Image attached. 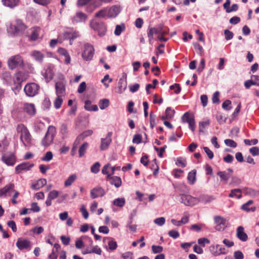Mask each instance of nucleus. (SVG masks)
I'll use <instances>...</instances> for the list:
<instances>
[{"label":"nucleus","mask_w":259,"mask_h":259,"mask_svg":"<svg viewBox=\"0 0 259 259\" xmlns=\"http://www.w3.org/2000/svg\"><path fill=\"white\" fill-rule=\"evenodd\" d=\"M9 33L13 35H19L23 34L28 38V40H32V30L30 28L27 29L26 26L21 20H16L11 23L8 28Z\"/></svg>","instance_id":"f257e3e1"},{"label":"nucleus","mask_w":259,"mask_h":259,"mask_svg":"<svg viewBox=\"0 0 259 259\" xmlns=\"http://www.w3.org/2000/svg\"><path fill=\"white\" fill-rule=\"evenodd\" d=\"M168 33V28L163 24H159L156 27L149 26L147 29V36L149 44H152L154 34L166 35Z\"/></svg>","instance_id":"f03ea898"},{"label":"nucleus","mask_w":259,"mask_h":259,"mask_svg":"<svg viewBox=\"0 0 259 259\" xmlns=\"http://www.w3.org/2000/svg\"><path fill=\"white\" fill-rule=\"evenodd\" d=\"M56 129L53 125H50L45 136L41 141V145L44 147H48L53 142L54 139L56 136Z\"/></svg>","instance_id":"7ed1b4c3"},{"label":"nucleus","mask_w":259,"mask_h":259,"mask_svg":"<svg viewBox=\"0 0 259 259\" xmlns=\"http://www.w3.org/2000/svg\"><path fill=\"white\" fill-rule=\"evenodd\" d=\"M17 133L20 134V139L25 146H31V135L23 124H18L17 127Z\"/></svg>","instance_id":"20e7f679"},{"label":"nucleus","mask_w":259,"mask_h":259,"mask_svg":"<svg viewBox=\"0 0 259 259\" xmlns=\"http://www.w3.org/2000/svg\"><path fill=\"white\" fill-rule=\"evenodd\" d=\"M14 188V185L13 184H10L6 186L4 188L0 190V197L4 195L6 196H10L13 194L12 202L14 204H16L17 203V201L16 199L19 196V193L15 190Z\"/></svg>","instance_id":"39448f33"},{"label":"nucleus","mask_w":259,"mask_h":259,"mask_svg":"<svg viewBox=\"0 0 259 259\" xmlns=\"http://www.w3.org/2000/svg\"><path fill=\"white\" fill-rule=\"evenodd\" d=\"M90 25L93 29L98 32L100 36H103L105 34L107 28L103 22L92 20L90 21Z\"/></svg>","instance_id":"423d86ee"},{"label":"nucleus","mask_w":259,"mask_h":259,"mask_svg":"<svg viewBox=\"0 0 259 259\" xmlns=\"http://www.w3.org/2000/svg\"><path fill=\"white\" fill-rule=\"evenodd\" d=\"M179 201L186 206H193L199 203L198 199L188 194H180Z\"/></svg>","instance_id":"0eeeda50"},{"label":"nucleus","mask_w":259,"mask_h":259,"mask_svg":"<svg viewBox=\"0 0 259 259\" xmlns=\"http://www.w3.org/2000/svg\"><path fill=\"white\" fill-rule=\"evenodd\" d=\"M94 48L89 43H85L83 46V51L82 53V57L85 61H90L93 59L94 55Z\"/></svg>","instance_id":"6e6552de"},{"label":"nucleus","mask_w":259,"mask_h":259,"mask_svg":"<svg viewBox=\"0 0 259 259\" xmlns=\"http://www.w3.org/2000/svg\"><path fill=\"white\" fill-rule=\"evenodd\" d=\"M182 121L183 122H187L189 124V128L194 131L195 128V123L194 117L193 115L190 113L189 112H187L182 117Z\"/></svg>","instance_id":"1a4fd4ad"},{"label":"nucleus","mask_w":259,"mask_h":259,"mask_svg":"<svg viewBox=\"0 0 259 259\" xmlns=\"http://www.w3.org/2000/svg\"><path fill=\"white\" fill-rule=\"evenodd\" d=\"M8 66L11 69L21 66L23 64L22 58L19 56H15L11 57L8 62Z\"/></svg>","instance_id":"9d476101"},{"label":"nucleus","mask_w":259,"mask_h":259,"mask_svg":"<svg viewBox=\"0 0 259 259\" xmlns=\"http://www.w3.org/2000/svg\"><path fill=\"white\" fill-rule=\"evenodd\" d=\"M216 224L215 229L219 231H222L228 226L227 221L221 216H216L214 218Z\"/></svg>","instance_id":"9b49d317"},{"label":"nucleus","mask_w":259,"mask_h":259,"mask_svg":"<svg viewBox=\"0 0 259 259\" xmlns=\"http://www.w3.org/2000/svg\"><path fill=\"white\" fill-rule=\"evenodd\" d=\"M17 247L20 250L29 249L31 248V242L26 239L18 238L16 243Z\"/></svg>","instance_id":"f8f14e48"},{"label":"nucleus","mask_w":259,"mask_h":259,"mask_svg":"<svg viewBox=\"0 0 259 259\" xmlns=\"http://www.w3.org/2000/svg\"><path fill=\"white\" fill-rule=\"evenodd\" d=\"M56 93L57 96L64 97L65 95V84L63 81H59L55 84Z\"/></svg>","instance_id":"ddd939ff"},{"label":"nucleus","mask_w":259,"mask_h":259,"mask_svg":"<svg viewBox=\"0 0 259 259\" xmlns=\"http://www.w3.org/2000/svg\"><path fill=\"white\" fill-rule=\"evenodd\" d=\"M111 136L112 133L109 132L105 138H102L101 139L100 148L102 150H105L108 148L112 141Z\"/></svg>","instance_id":"4468645a"},{"label":"nucleus","mask_w":259,"mask_h":259,"mask_svg":"<svg viewBox=\"0 0 259 259\" xmlns=\"http://www.w3.org/2000/svg\"><path fill=\"white\" fill-rule=\"evenodd\" d=\"M105 194L104 190L101 187H96L91 191V196L93 199L102 197Z\"/></svg>","instance_id":"2eb2a0df"},{"label":"nucleus","mask_w":259,"mask_h":259,"mask_svg":"<svg viewBox=\"0 0 259 259\" xmlns=\"http://www.w3.org/2000/svg\"><path fill=\"white\" fill-rule=\"evenodd\" d=\"M44 31L40 27H33V41L41 40L44 36Z\"/></svg>","instance_id":"dca6fc26"},{"label":"nucleus","mask_w":259,"mask_h":259,"mask_svg":"<svg viewBox=\"0 0 259 259\" xmlns=\"http://www.w3.org/2000/svg\"><path fill=\"white\" fill-rule=\"evenodd\" d=\"M87 19L88 16L85 14L81 12H78L72 18V21L74 23L85 22Z\"/></svg>","instance_id":"f3484780"},{"label":"nucleus","mask_w":259,"mask_h":259,"mask_svg":"<svg viewBox=\"0 0 259 259\" xmlns=\"http://www.w3.org/2000/svg\"><path fill=\"white\" fill-rule=\"evenodd\" d=\"M236 236L242 241H246L248 239V236L244 232V229L242 226H239L237 228Z\"/></svg>","instance_id":"a211bd4d"},{"label":"nucleus","mask_w":259,"mask_h":259,"mask_svg":"<svg viewBox=\"0 0 259 259\" xmlns=\"http://www.w3.org/2000/svg\"><path fill=\"white\" fill-rule=\"evenodd\" d=\"M23 81V74L22 72H18L15 74L13 78V84L21 87V82Z\"/></svg>","instance_id":"6ab92c4d"},{"label":"nucleus","mask_w":259,"mask_h":259,"mask_svg":"<svg viewBox=\"0 0 259 259\" xmlns=\"http://www.w3.org/2000/svg\"><path fill=\"white\" fill-rule=\"evenodd\" d=\"M64 36L66 39H68L70 40V44L72 45V41L74 39H76L77 37L79 36V34L78 32L77 31H72V32H68L66 31L64 33Z\"/></svg>","instance_id":"aec40b11"},{"label":"nucleus","mask_w":259,"mask_h":259,"mask_svg":"<svg viewBox=\"0 0 259 259\" xmlns=\"http://www.w3.org/2000/svg\"><path fill=\"white\" fill-rule=\"evenodd\" d=\"M109 17H115L120 12V8L117 6H113L110 8H107Z\"/></svg>","instance_id":"412c9836"},{"label":"nucleus","mask_w":259,"mask_h":259,"mask_svg":"<svg viewBox=\"0 0 259 259\" xmlns=\"http://www.w3.org/2000/svg\"><path fill=\"white\" fill-rule=\"evenodd\" d=\"M127 81L126 78H120L118 82V93L119 94L122 93L126 89Z\"/></svg>","instance_id":"4be33fe9"},{"label":"nucleus","mask_w":259,"mask_h":259,"mask_svg":"<svg viewBox=\"0 0 259 259\" xmlns=\"http://www.w3.org/2000/svg\"><path fill=\"white\" fill-rule=\"evenodd\" d=\"M2 159L4 162H15V156L13 153H7L3 155Z\"/></svg>","instance_id":"5701e85b"},{"label":"nucleus","mask_w":259,"mask_h":259,"mask_svg":"<svg viewBox=\"0 0 259 259\" xmlns=\"http://www.w3.org/2000/svg\"><path fill=\"white\" fill-rule=\"evenodd\" d=\"M30 166H28L27 163H21L16 167V172L19 174L22 171H27L30 169Z\"/></svg>","instance_id":"b1692460"},{"label":"nucleus","mask_w":259,"mask_h":259,"mask_svg":"<svg viewBox=\"0 0 259 259\" xmlns=\"http://www.w3.org/2000/svg\"><path fill=\"white\" fill-rule=\"evenodd\" d=\"M84 108L88 111H97L98 110V106L96 105H92L90 100L85 101Z\"/></svg>","instance_id":"393cba45"},{"label":"nucleus","mask_w":259,"mask_h":259,"mask_svg":"<svg viewBox=\"0 0 259 259\" xmlns=\"http://www.w3.org/2000/svg\"><path fill=\"white\" fill-rule=\"evenodd\" d=\"M93 134V131L92 130H87L84 131L82 134L79 135L76 138L75 142H79L84 140L86 137L92 135Z\"/></svg>","instance_id":"a878e982"},{"label":"nucleus","mask_w":259,"mask_h":259,"mask_svg":"<svg viewBox=\"0 0 259 259\" xmlns=\"http://www.w3.org/2000/svg\"><path fill=\"white\" fill-rule=\"evenodd\" d=\"M196 170L194 169L189 172L188 175V181L190 184H194L196 181Z\"/></svg>","instance_id":"bb28decb"},{"label":"nucleus","mask_w":259,"mask_h":259,"mask_svg":"<svg viewBox=\"0 0 259 259\" xmlns=\"http://www.w3.org/2000/svg\"><path fill=\"white\" fill-rule=\"evenodd\" d=\"M46 183L47 181L45 179H39L36 182L33 183V189H39L45 186Z\"/></svg>","instance_id":"cd10ccee"},{"label":"nucleus","mask_w":259,"mask_h":259,"mask_svg":"<svg viewBox=\"0 0 259 259\" xmlns=\"http://www.w3.org/2000/svg\"><path fill=\"white\" fill-rule=\"evenodd\" d=\"M19 1V0H2V3L5 6L12 8L18 5Z\"/></svg>","instance_id":"c85d7f7f"},{"label":"nucleus","mask_w":259,"mask_h":259,"mask_svg":"<svg viewBox=\"0 0 259 259\" xmlns=\"http://www.w3.org/2000/svg\"><path fill=\"white\" fill-rule=\"evenodd\" d=\"M46 126L44 123L40 121L36 120L34 123V129L36 132H41L45 129Z\"/></svg>","instance_id":"c756f323"},{"label":"nucleus","mask_w":259,"mask_h":259,"mask_svg":"<svg viewBox=\"0 0 259 259\" xmlns=\"http://www.w3.org/2000/svg\"><path fill=\"white\" fill-rule=\"evenodd\" d=\"M110 183L114 185L116 188L119 187L122 183L121 179L118 177H112L110 178Z\"/></svg>","instance_id":"7c9ffc66"},{"label":"nucleus","mask_w":259,"mask_h":259,"mask_svg":"<svg viewBox=\"0 0 259 259\" xmlns=\"http://www.w3.org/2000/svg\"><path fill=\"white\" fill-rule=\"evenodd\" d=\"M32 83H28L24 87V91L28 97H32Z\"/></svg>","instance_id":"2f4dec72"},{"label":"nucleus","mask_w":259,"mask_h":259,"mask_svg":"<svg viewBox=\"0 0 259 259\" xmlns=\"http://www.w3.org/2000/svg\"><path fill=\"white\" fill-rule=\"evenodd\" d=\"M106 16L108 17L107 8H104L95 14V17L97 18H104Z\"/></svg>","instance_id":"473e14b6"},{"label":"nucleus","mask_w":259,"mask_h":259,"mask_svg":"<svg viewBox=\"0 0 259 259\" xmlns=\"http://www.w3.org/2000/svg\"><path fill=\"white\" fill-rule=\"evenodd\" d=\"M217 174L221 178V181H224L225 183H227L230 177V175L226 171H219Z\"/></svg>","instance_id":"72a5a7b5"},{"label":"nucleus","mask_w":259,"mask_h":259,"mask_svg":"<svg viewBox=\"0 0 259 259\" xmlns=\"http://www.w3.org/2000/svg\"><path fill=\"white\" fill-rule=\"evenodd\" d=\"M33 57L36 61L41 63L43 60L44 55L41 52L35 51H33Z\"/></svg>","instance_id":"f704fd0d"},{"label":"nucleus","mask_w":259,"mask_h":259,"mask_svg":"<svg viewBox=\"0 0 259 259\" xmlns=\"http://www.w3.org/2000/svg\"><path fill=\"white\" fill-rule=\"evenodd\" d=\"M99 105L100 108L102 110H103L109 106V100L107 99H104L101 100L99 101Z\"/></svg>","instance_id":"c9c22d12"},{"label":"nucleus","mask_w":259,"mask_h":259,"mask_svg":"<svg viewBox=\"0 0 259 259\" xmlns=\"http://www.w3.org/2000/svg\"><path fill=\"white\" fill-rule=\"evenodd\" d=\"M62 97H63L57 96V97L55 99V101L54 102V105L55 108L56 109H58L61 108V105H62V103H63Z\"/></svg>","instance_id":"e433bc0d"},{"label":"nucleus","mask_w":259,"mask_h":259,"mask_svg":"<svg viewBox=\"0 0 259 259\" xmlns=\"http://www.w3.org/2000/svg\"><path fill=\"white\" fill-rule=\"evenodd\" d=\"M253 203L252 200H249L246 203L244 204L241 206V209L246 210V211H254L255 210V207H251L250 208L248 207V206L251 205Z\"/></svg>","instance_id":"4c0bfd02"},{"label":"nucleus","mask_w":259,"mask_h":259,"mask_svg":"<svg viewBox=\"0 0 259 259\" xmlns=\"http://www.w3.org/2000/svg\"><path fill=\"white\" fill-rule=\"evenodd\" d=\"M89 144L87 142H84L79 148V155L80 157L84 156L85 151L88 147Z\"/></svg>","instance_id":"58836bf2"},{"label":"nucleus","mask_w":259,"mask_h":259,"mask_svg":"<svg viewBox=\"0 0 259 259\" xmlns=\"http://www.w3.org/2000/svg\"><path fill=\"white\" fill-rule=\"evenodd\" d=\"M76 179V176L75 175H71L65 181L64 185L66 187H68L71 185L73 182Z\"/></svg>","instance_id":"ea45409f"},{"label":"nucleus","mask_w":259,"mask_h":259,"mask_svg":"<svg viewBox=\"0 0 259 259\" xmlns=\"http://www.w3.org/2000/svg\"><path fill=\"white\" fill-rule=\"evenodd\" d=\"M3 78L8 84H13V78L9 72H5L4 73Z\"/></svg>","instance_id":"a19ab883"},{"label":"nucleus","mask_w":259,"mask_h":259,"mask_svg":"<svg viewBox=\"0 0 259 259\" xmlns=\"http://www.w3.org/2000/svg\"><path fill=\"white\" fill-rule=\"evenodd\" d=\"M113 203L116 206L122 207L125 204V199L123 198H118L115 199Z\"/></svg>","instance_id":"79ce46f5"},{"label":"nucleus","mask_w":259,"mask_h":259,"mask_svg":"<svg viewBox=\"0 0 259 259\" xmlns=\"http://www.w3.org/2000/svg\"><path fill=\"white\" fill-rule=\"evenodd\" d=\"M9 143L6 137L0 142V152L3 151L9 145Z\"/></svg>","instance_id":"37998d69"},{"label":"nucleus","mask_w":259,"mask_h":259,"mask_svg":"<svg viewBox=\"0 0 259 259\" xmlns=\"http://www.w3.org/2000/svg\"><path fill=\"white\" fill-rule=\"evenodd\" d=\"M23 110L29 114H31L32 112V104L25 103L23 105Z\"/></svg>","instance_id":"c03bdc74"},{"label":"nucleus","mask_w":259,"mask_h":259,"mask_svg":"<svg viewBox=\"0 0 259 259\" xmlns=\"http://www.w3.org/2000/svg\"><path fill=\"white\" fill-rule=\"evenodd\" d=\"M199 202H201L204 203L209 202L211 200V198L207 195H200L199 198H197Z\"/></svg>","instance_id":"a18cd8bd"},{"label":"nucleus","mask_w":259,"mask_h":259,"mask_svg":"<svg viewBox=\"0 0 259 259\" xmlns=\"http://www.w3.org/2000/svg\"><path fill=\"white\" fill-rule=\"evenodd\" d=\"M125 29V26L124 24L122 25H117L115 27V29L114 31V34L117 35L119 36L121 32L123 31Z\"/></svg>","instance_id":"49530a36"},{"label":"nucleus","mask_w":259,"mask_h":259,"mask_svg":"<svg viewBox=\"0 0 259 259\" xmlns=\"http://www.w3.org/2000/svg\"><path fill=\"white\" fill-rule=\"evenodd\" d=\"M175 113V111L174 109H172L170 107H167L165 110V115H166V118H171L174 117Z\"/></svg>","instance_id":"de8ad7c7"},{"label":"nucleus","mask_w":259,"mask_h":259,"mask_svg":"<svg viewBox=\"0 0 259 259\" xmlns=\"http://www.w3.org/2000/svg\"><path fill=\"white\" fill-rule=\"evenodd\" d=\"M224 143L226 146L232 148H235L237 146V143L231 139H226L224 141Z\"/></svg>","instance_id":"09e8293b"},{"label":"nucleus","mask_w":259,"mask_h":259,"mask_svg":"<svg viewBox=\"0 0 259 259\" xmlns=\"http://www.w3.org/2000/svg\"><path fill=\"white\" fill-rule=\"evenodd\" d=\"M156 115L152 114V112L150 113V125L151 128H153L156 125Z\"/></svg>","instance_id":"8fccbe9b"},{"label":"nucleus","mask_w":259,"mask_h":259,"mask_svg":"<svg viewBox=\"0 0 259 259\" xmlns=\"http://www.w3.org/2000/svg\"><path fill=\"white\" fill-rule=\"evenodd\" d=\"M194 47L197 54L202 55L204 51L202 47L198 43L194 44Z\"/></svg>","instance_id":"3c124183"},{"label":"nucleus","mask_w":259,"mask_h":259,"mask_svg":"<svg viewBox=\"0 0 259 259\" xmlns=\"http://www.w3.org/2000/svg\"><path fill=\"white\" fill-rule=\"evenodd\" d=\"M110 165L109 163L105 165L102 169V173L105 175H107V178L110 176Z\"/></svg>","instance_id":"603ef678"},{"label":"nucleus","mask_w":259,"mask_h":259,"mask_svg":"<svg viewBox=\"0 0 259 259\" xmlns=\"http://www.w3.org/2000/svg\"><path fill=\"white\" fill-rule=\"evenodd\" d=\"M152 251L153 253H159L163 251V247L159 245H152L151 247Z\"/></svg>","instance_id":"864d4df0"},{"label":"nucleus","mask_w":259,"mask_h":259,"mask_svg":"<svg viewBox=\"0 0 259 259\" xmlns=\"http://www.w3.org/2000/svg\"><path fill=\"white\" fill-rule=\"evenodd\" d=\"M53 153L51 151L47 152L45 155L41 158V160L49 161L52 160L53 158Z\"/></svg>","instance_id":"5fc2aeb1"},{"label":"nucleus","mask_w":259,"mask_h":259,"mask_svg":"<svg viewBox=\"0 0 259 259\" xmlns=\"http://www.w3.org/2000/svg\"><path fill=\"white\" fill-rule=\"evenodd\" d=\"M153 85H152L151 84H147L146 87V90L147 94H150L149 89L151 88L155 89L156 85L158 83V80L156 79H154L153 80Z\"/></svg>","instance_id":"6e6d98bb"},{"label":"nucleus","mask_w":259,"mask_h":259,"mask_svg":"<svg viewBox=\"0 0 259 259\" xmlns=\"http://www.w3.org/2000/svg\"><path fill=\"white\" fill-rule=\"evenodd\" d=\"M170 89L174 90L175 93L177 94H179L181 90V87L178 83H175L174 84L170 85Z\"/></svg>","instance_id":"4d7b16f0"},{"label":"nucleus","mask_w":259,"mask_h":259,"mask_svg":"<svg viewBox=\"0 0 259 259\" xmlns=\"http://www.w3.org/2000/svg\"><path fill=\"white\" fill-rule=\"evenodd\" d=\"M231 101L227 100H226L222 104V108L226 110H229L231 109L232 107L231 106Z\"/></svg>","instance_id":"13d9d810"},{"label":"nucleus","mask_w":259,"mask_h":259,"mask_svg":"<svg viewBox=\"0 0 259 259\" xmlns=\"http://www.w3.org/2000/svg\"><path fill=\"white\" fill-rule=\"evenodd\" d=\"M209 124V121L200 122L199 124V132L203 133L205 126L208 125Z\"/></svg>","instance_id":"bf43d9fd"},{"label":"nucleus","mask_w":259,"mask_h":259,"mask_svg":"<svg viewBox=\"0 0 259 259\" xmlns=\"http://www.w3.org/2000/svg\"><path fill=\"white\" fill-rule=\"evenodd\" d=\"M42 106L44 109H49L51 106V103L49 98H45L42 102Z\"/></svg>","instance_id":"052dcab7"},{"label":"nucleus","mask_w":259,"mask_h":259,"mask_svg":"<svg viewBox=\"0 0 259 259\" xmlns=\"http://www.w3.org/2000/svg\"><path fill=\"white\" fill-rule=\"evenodd\" d=\"M224 34L226 40L231 39L234 36L233 33L228 29L225 30Z\"/></svg>","instance_id":"680f3d73"},{"label":"nucleus","mask_w":259,"mask_h":259,"mask_svg":"<svg viewBox=\"0 0 259 259\" xmlns=\"http://www.w3.org/2000/svg\"><path fill=\"white\" fill-rule=\"evenodd\" d=\"M154 222L156 225L161 226L164 224L165 220L164 218L160 217V218L156 219Z\"/></svg>","instance_id":"e2e57ef3"},{"label":"nucleus","mask_w":259,"mask_h":259,"mask_svg":"<svg viewBox=\"0 0 259 259\" xmlns=\"http://www.w3.org/2000/svg\"><path fill=\"white\" fill-rule=\"evenodd\" d=\"M198 243L199 244H200L202 246L204 247L205 246V243L208 244V243H210V241L207 238H199L198 240Z\"/></svg>","instance_id":"0e129e2a"},{"label":"nucleus","mask_w":259,"mask_h":259,"mask_svg":"<svg viewBox=\"0 0 259 259\" xmlns=\"http://www.w3.org/2000/svg\"><path fill=\"white\" fill-rule=\"evenodd\" d=\"M86 87H87V85H86V83L85 82H82L79 85L78 87V90H77V92L78 93H83L85 89H86Z\"/></svg>","instance_id":"69168bd1"},{"label":"nucleus","mask_w":259,"mask_h":259,"mask_svg":"<svg viewBox=\"0 0 259 259\" xmlns=\"http://www.w3.org/2000/svg\"><path fill=\"white\" fill-rule=\"evenodd\" d=\"M249 152L252 156H256L259 154V148L257 147H253L249 149Z\"/></svg>","instance_id":"338daca9"},{"label":"nucleus","mask_w":259,"mask_h":259,"mask_svg":"<svg viewBox=\"0 0 259 259\" xmlns=\"http://www.w3.org/2000/svg\"><path fill=\"white\" fill-rule=\"evenodd\" d=\"M100 167L99 163H95L91 167V171L92 172L96 174L99 172Z\"/></svg>","instance_id":"774afa93"}]
</instances>
